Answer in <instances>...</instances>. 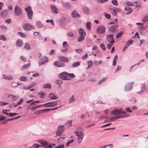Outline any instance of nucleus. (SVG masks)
Listing matches in <instances>:
<instances>
[{
  "instance_id": "obj_1",
  "label": "nucleus",
  "mask_w": 148,
  "mask_h": 148,
  "mask_svg": "<svg viewBox=\"0 0 148 148\" xmlns=\"http://www.w3.org/2000/svg\"><path fill=\"white\" fill-rule=\"evenodd\" d=\"M25 9L27 12V16L29 19H32L33 16V12L31 7L28 6L26 7Z\"/></svg>"
},
{
  "instance_id": "obj_2",
  "label": "nucleus",
  "mask_w": 148,
  "mask_h": 148,
  "mask_svg": "<svg viewBox=\"0 0 148 148\" xmlns=\"http://www.w3.org/2000/svg\"><path fill=\"white\" fill-rule=\"evenodd\" d=\"M38 142L42 145V146H45V148H51L52 147V144H48L47 142L42 140H38Z\"/></svg>"
},
{
  "instance_id": "obj_3",
  "label": "nucleus",
  "mask_w": 148,
  "mask_h": 148,
  "mask_svg": "<svg viewBox=\"0 0 148 148\" xmlns=\"http://www.w3.org/2000/svg\"><path fill=\"white\" fill-rule=\"evenodd\" d=\"M14 13L16 16L21 15L22 13V11L21 8L17 5H16L14 8Z\"/></svg>"
},
{
  "instance_id": "obj_4",
  "label": "nucleus",
  "mask_w": 148,
  "mask_h": 148,
  "mask_svg": "<svg viewBox=\"0 0 148 148\" xmlns=\"http://www.w3.org/2000/svg\"><path fill=\"white\" fill-rule=\"evenodd\" d=\"M59 77L63 80H70L71 79V78L67 77L66 72L65 71L60 73L59 75Z\"/></svg>"
},
{
  "instance_id": "obj_5",
  "label": "nucleus",
  "mask_w": 148,
  "mask_h": 148,
  "mask_svg": "<svg viewBox=\"0 0 148 148\" xmlns=\"http://www.w3.org/2000/svg\"><path fill=\"white\" fill-rule=\"evenodd\" d=\"M105 27L103 26L98 27L97 29V32L99 34H103L105 32Z\"/></svg>"
},
{
  "instance_id": "obj_6",
  "label": "nucleus",
  "mask_w": 148,
  "mask_h": 148,
  "mask_svg": "<svg viewBox=\"0 0 148 148\" xmlns=\"http://www.w3.org/2000/svg\"><path fill=\"white\" fill-rule=\"evenodd\" d=\"M118 27V25H112L110 27L108 31L113 33H116Z\"/></svg>"
},
{
  "instance_id": "obj_7",
  "label": "nucleus",
  "mask_w": 148,
  "mask_h": 148,
  "mask_svg": "<svg viewBox=\"0 0 148 148\" xmlns=\"http://www.w3.org/2000/svg\"><path fill=\"white\" fill-rule=\"evenodd\" d=\"M35 28L34 26H32L29 23H26L24 25L23 27V28L24 30L26 31H29L30 30L32 29H34Z\"/></svg>"
},
{
  "instance_id": "obj_8",
  "label": "nucleus",
  "mask_w": 148,
  "mask_h": 148,
  "mask_svg": "<svg viewBox=\"0 0 148 148\" xmlns=\"http://www.w3.org/2000/svg\"><path fill=\"white\" fill-rule=\"evenodd\" d=\"M48 61V58L46 57H44L39 60L38 63L40 65H42Z\"/></svg>"
},
{
  "instance_id": "obj_9",
  "label": "nucleus",
  "mask_w": 148,
  "mask_h": 148,
  "mask_svg": "<svg viewBox=\"0 0 148 148\" xmlns=\"http://www.w3.org/2000/svg\"><path fill=\"white\" fill-rule=\"evenodd\" d=\"M134 82H129L125 86V91H130L132 88V87L134 84Z\"/></svg>"
},
{
  "instance_id": "obj_10",
  "label": "nucleus",
  "mask_w": 148,
  "mask_h": 148,
  "mask_svg": "<svg viewBox=\"0 0 148 148\" xmlns=\"http://www.w3.org/2000/svg\"><path fill=\"white\" fill-rule=\"evenodd\" d=\"M50 7L51 11L54 14H57L58 12V11L55 6L54 5L51 4L50 5Z\"/></svg>"
},
{
  "instance_id": "obj_11",
  "label": "nucleus",
  "mask_w": 148,
  "mask_h": 148,
  "mask_svg": "<svg viewBox=\"0 0 148 148\" xmlns=\"http://www.w3.org/2000/svg\"><path fill=\"white\" fill-rule=\"evenodd\" d=\"M58 59L61 62H68L69 61V59L65 56H60L58 57Z\"/></svg>"
},
{
  "instance_id": "obj_12",
  "label": "nucleus",
  "mask_w": 148,
  "mask_h": 148,
  "mask_svg": "<svg viewBox=\"0 0 148 148\" xmlns=\"http://www.w3.org/2000/svg\"><path fill=\"white\" fill-rule=\"evenodd\" d=\"M80 133L81 134H79L78 133H77L76 134V135L78 136L77 141L78 143H80L81 142L84 137V134L81 132H80Z\"/></svg>"
},
{
  "instance_id": "obj_13",
  "label": "nucleus",
  "mask_w": 148,
  "mask_h": 148,
  "mask_svg": "<svg viewBox=\"0 0 148 148\" xmlns=\"http://www.w3.org/2000/svg\"><path fill=\"white\" fill-rule=\"evenodd\" d=\"M54 65L58 67H63L65 66V64L63 62H55L53 63Z\"/></svg>"
},
{
  "instance_id": "obj_14",
  "label": "nucleus",
  "mask_w": 148,
  "mask_h": 148,
  "mask_svg": "<svg viewBox=\"0 0 148 148\" xmlns=\"http://www.w3.org/2000/svg\"><path fill=\"white\" fill-rule=\"evenodd\" d=\"M110 10H112V13L114 16L116 15L117 12L120 10V9L119 8H114L112 10V9L110 8Z\"/></svg>"
},
{
  "instance_id": "obj_15",
  "label": "nucleus",
  "mask_w": 148,
  "mask_h": 148,
  "mask_svg": "<svg viewBox=\"0 0 148 148\" xmlns=\"http://www.w3.org/2000/svg\"><path fill=\"white\" fill-rule=\"evenodd\" d=\"M82 10L84 14H88L90 12V10L89 8L86 6H84L82 8Z\"/></svg>"
},
{
  "instance_id": "obj_16",
  "label": "nucleus",
  "mask_w": 148,
  "mask_h": 148,
  "mask_svg": "<svg viewBox=\"0 0 148 148\" xmlns=\"http://www.w3.org/2000/svg\"><path fill=\"white\" fill-rule=\"evenodd\" d=\"M79 34L80 36H85L86 35V33L84 30L82 28H80L78 30Z\"/></svg>"
},
{
  "instance_id": "obj_17",
  "label": "nucleus",
  "mask_w": 148,
  "mask_h": 148,
  "mask_svg": "<svg viewBox=\"0 0 148 148\" xmlns=\"http://www.w3.org/2000/svg\"><path fill=\"white\" fill-rule=\"evenodd\" d=\"M71 15L74 18L80 17V15L76 11L73 10L71 13Z\"/></svg>"
},
{
  "instance_id": "obj_18",
  "label": "nucleus",
  "mask_w": 148,
  "mask_h": 148,
  "mask_svg": "<svg viewBox=\"0 0 148 148\" xmlns=\"http://www.w3.org/2000/svg\"><path fill=\"white\" fill-rule=\"evenodd\" d=\"M120 113L119 111V110L116 108H115L114 110H112L111 112V115H117L119 114Z\"/></svg>"
},
{
  "instance_id": "obj_19",
  "label": "nucleus",
  "mask_w": 148,
  "mask_h": 148,
  "mask_svg": "<svg viewBox=\"0 0 148 148\" xmlns=\"http://www.w3.org/2000/svg\"><path fill=\"white\" fill-rule=\"evenodd\" d=\"M2 78L3 79H5L7 80H12L13 79V77L10 75L7 76L5 74H3V75Z\"/></svg>"
},
{
  "instance_id": "obj_20",
  "label": "nucleus",
  "mask_w": 148,
  "mask_h": 148,
  "mask_svg": "<svg viewBox=\"0 0 148 148\" xmlns=\"http://www.w3.org/2000/svg\"><path fill=\"white\" fill-rule=\"evenodd\" d=\"M8 9L3 10L1 12V15L3 17L5 16L8 14Z\"/></svg>"
},
{
  "instance_id": "obj_21",
  "label": "nucleus",
  "mask_w": 148,
  "mask_h": 148,
  "mask_svg": "<svg viewBox=\"0 0 148 148\" xmlns=\"http://www.w3.org/2000/svg\"><path fill=\"white\" fill-rule=\"evenodd\" d=\"M113 35H108L106 37V38L108 41L110 42L112 41H114V38L113 37Z\"/></svg>"
},
{
  "instance_id": "obj_22",
  "label": "nucleus",
  "mask_w": 148,
  "mask_h": 148,
  "mask_svg": "<svg viewBox=\"0 0 148 148\" xmlns=\"http://www.w3.org/2000/svg\"><path fill=\"white\" fill-rule=\"evenodd\" d=\"M23 45V43L21 40H18L16 42V45L17 46L21 47Z\"/></svg>"
},
{
  "instance_id": "obj_23",
  "label": "nucleus",
  "mask_w": 148,
  "mask_h": 148,
  "mask_svg": "<svg viewBox=\"0 0 148 148\" xmlns=\"http://www.w3.org/2000/svg\"><path fill=\"white\" fill-rule=\"evenodd\" d=\"M49 97L52 99H56L58 98V97L56 95H55L53 93H51L49 95Z\"/></svg>"
},
{
  "instance_id": "obj_24",
  "label": "nucleus",
  "mask_w": 148,
  "mask_h": 148,
  "mask_svg": "<svg viewBox=\"0 0 148 148\" xmlns=\"http://www.w3.org/2000/svg\"><path fill=\"white\" fill-rule=\"evenodd\" d=\"M36 25L37 27L38 28H41L42 27L43 25L42 23L40 21H37L36 23Z\"/></svg>"
},
{
  "instance_id": "obj_25",
  "label": "nucleus",
  "mask_w": 148,
  "mask_h": 148,
  "mask_svg": "<svg viewBox=\"0 0 148 148\" xmlns=\"http://www.w3.org/2000/svg\"><path fill=\"white\" fill-rule=\"evenodd\" d=\"M64 126V125H63L59 126L58 128V131L62 133L64 130L63 128Z\"/></svg>"
},
{
  "instance_id": "obj_26",
  "label": "nucleus",
  "mask_w": 148,
  "mask_h": 148,
  "mask_svg": "<svg viewBox=\"0 0 148 148\" xmlns=\"http://www.w3.org/2000/svg\"><path fill=\"white\" fill-rule=\"evenodd\" d=\"M118 56L116 55L114 56L112 62V65L113 66H115L116 65V62L118 59Z\"/></svg>"
},
{
  "instance_id": "obj_27",
  "label": "nucleus",
  "mask_w": 148,
  "mask_h": 148,
  "mask_svg": "<svg viewBox=\"0 0 148 148\" xmlns=\"http://www.w3.org/2000/svg\"><path fill=\"white\" fill-rule=\"evenodd\" d=\"M114 42L115 41H112L111 42H110L108 44L107 46V49H110Z\"/></svg>"
},
{
  "instance_id": "obj_28",
  "label": "nucleus",
  "mask_w": 148,
  "mask_h": 148,
  "mask_svg": "<svg viewBox=\"0 0 148 148\" xmlns=\"http://www.w3.org/2000/svg\"><path fill=\"white\" fill-rule=\"evenodd\" d=\"M85 38V36H79L77 38V41L79 42H80L83 40Z\"/></svg>"
},
{
  "instance_id": "obj_29",
  "label": "nucleus",
  "mask_w": 148,
  "mask_h": 148,
  "mask_svg": "<svg viewBox=\"0 0 148 148\" xmlns=\"http://www.w3.org/2000/svg\"><path fill=\"white\" fill-rule=\"evenodd\" d=\"M133 40H129L126 43L125 45L128 47L133 42Z\"/></svg>"
},
{
  "instance_id": "obj_30",
  "label": "nucleus",
  "mask_w": 148,
  "mask_h": 148,
  "mask_svg": "<svg viewBox=\"0 0 148 148\" xmlns=\"http://www.w3.org/2000/svg\"><path fill=\"white\" fill-rule=\"evenodd\" d=\"M43 88H48L49 89L51 88V86L50 84H44L43 86Z\"/></svg>"
},
{
  "instance_id": "obj_31",
  "label": "nucleus",
  "mask_w": 148,
  "mask_h": 148,
  "mask_svg": "<svg viewBox=\"0 0 148 148\" xmlns=\"http://www.w3.org/2000/svg\"><path fill=\"white\" fill-rule=\"evenodd\" d=\"M30 63L27 64L23 65L22 67V69H28L30 67Z\"/></svg>"
},
{
  "instance_id": "obj_32",
  "label": "nucleus",
  "mask_w": 148,
  "mask_h": 148,
  "mask_svg": "<svg viewBox=\"0 0 148 148\" xmlns=\"http://www.w3.org/2000/svg\"><path fill=\"white\" fill-rule=\"evenodd\" d=\"M56 83L58 85H61L62 84L63 82L60 79H57L56 81Z\"/></svg>"
},
{
  "instance_id": "obj_33",
  "label": "nucleus",
  "mask_w": 148,
  "mask_h": 148,
  "mask_svg": "<svg viewBox=\"0 0 148 148\" xmlns=\"http://www.w3.org/2000/svg\"><path fill=\"white\" fill-rule=\"evenodd\" d=\"M91 26V23L90 22H87L86 23V27L87 29L89 30L90 29Z\"/></svg>"
},
{
  "instance_id": "obj_34",
  "label": "nucleus",
  "mask_w": 148,
  "mask_h": 148,
  "mask_svg": "<svg viewBox=\"0 0 148 148\" xmlns=\"http://www.w3.org/2000/svg\"><path fill=\"white\" fill-rule=\"evenodd\" d=\"M66 75L67 77H69L71 78V79L75 77V75L73 73H69L67 72Z\"/></svg>"
},
{
  "instance_id": "obj_35",
  "label": "nucleus",
  "mask_w": 148,
  "mask_h": 148,
  "mask_svg": "<svg viewBox=\"0 0 148 148\" xmlns=\"http://www.w3.org/2000/svg\"><path fill=\"white\" fill-rule=\"evenodd\" d=\"M113 145L112 144H108L107 145H104L102 146H100L98 148H106L107 147H112Z\"/></svg>"
},
{
  "instance_id": "obj_36",
  "label": "nucleus",
  "mask_w": 148,
  "mask_h": 148,
  "mask_svg": "<svg viewBox=\"0 0 148 148\" xmlns=\"http://www.w3.org/2000/svg\"><path fill=\"white\" fill-rule=\"evenodd\" d=\"M62 46L64 48H68L69 47V45L66 41H64L62 43Z\"/></svg>"
},
{
  "instance_id": "obj_37",
  "label": "nucleus",
  "mask_w": 148,
  "mask_h": 148,
  "mask_svg": "<svg viewBox=\"0 0 148 148\" xmlns=\"http://www.w3.org/2000/svg\"><path fill=\"white\" fill-rule=\"evenodd\" d=\"M88 67L87 68V69H88L89 68H90L92 67V60H91L90 61H88Z\"/></svg>"
},
{
  "instance_id": "obj_38",
  "label": "nucleus",
  "mask_w": 148,
  "mask_h": 148,
  "mask_svg": "<svg viewBox=\"0 0 148 148\" xmlns=\"http://www.w3.org/2000/svg\"><path fill=\"white\" fill-rule=\"evenodd\" d=\"M24 48L27 50L30 49V47L29 44L27 43H26L25 44Z\"/></svg>"
},
{
  "instance_id": "obj_39",
  "label": "nucleus",
  "mask_w": 148,
  "mask_h": 148,
  "mask_svg": "<svg viewBox=\"0 0 148 148\" xmlns=\"http://www.w3.org/2000/svg\"><path fill=\"white\" fill-rule=\"evenodd\" d=\"M80 63V62H77L74 63L72 65L73 67L74 68H75L77 67L78 66H79Z\"/></svg>"
},
{
  "instance_id": "obj_40",
  "label": "nucleus",
  "mask_w": 148,
  "mask_h": 148,
  "mask_svg": "<svg viewBox=\"0 0 148 148\" xmlns=\"http://www.w3.org/2000/svg\"><path fill=\"white\" fill-rule=\"evenodd\" d=\"M105 16L106 18L108 19H109L111 18V15L110 14L106 13H104L103 14Z\"/></svg>"
},
{
  "instance_id": "obj_41",
  "label": "nucleus",
  "mask_w": 148,
  "mask_h": 148,
  "mask_svg": "<svg viewBox=\"0 0 148 148\" xmlns=\"http://www.w3.org/2000/svg\"><path fill=\"white\" fill-rule=\"evenodd\" d=\"M144 83L143 84H142L141 85V90L140 91V92H137V93H138L140 94H141L143 92V89H144L145 88V86L144 85Z\"/></svg>"
},
{
  "instance_id": "obj_42",
  "label": "nucleus",
  "mask_w": 148,
  "mask_h": 148,
  "mask_svg": "<svg viewBox=\"0 0 148 148\" xmlns=\"http://www.w3.org/2000/svg\"><path fill=\"white\" fill-rule=\"evenodd\" d=\"M19 79L21 81H25L27 80V77L25 76L21 77L19 78Z\"/></svg>"
},
{
  "instance_id": "obj_43",
  "label": "nucleus",
  "mask_w": 148,
  "mask_h": 148,
  "mask_svg": "<svg viewBox=\"0 0 148 148\" xmlns=\"http://www.w3.org/2000/svg\"><path fill=\"white\" fill-rule=\"evenodd\" d=\"M136 24L138 25V27L139 29H143V27L142 23H137Z\"/></svg>"
},
{
  "instance_id": "obj_44",
  "label": "nucleus",
  "mask_w": 148,
  "mask_h": 148,
  "mask_svg": "<svg viewBox=\"0 0 148 148\" xmlns=\"http://www.w3.org/2000/svg\"><path fill=\"white\" fill-rule=\"evenodd\" d=\"M51 103L50 102H48L43 104V106L46 107H51Z\"/></svg>"
},
{
  "instance_id": "obj_45",
  "label": "nucleus",
  "mask_w": 148,
  "mask_h": 148,
  "mask_svg": "<svg viewBox=\"0 0 148 148\" xmlns=\"http://www.w3.org/2000/svg\"><path fill=\"white\" fill-rule=\"evenodd\" d=\"M72 123V121L71 120H70L68 121L67 122L65 123V125H68V127L71 125Z\"/></svg>"
},
{
  "instance_id": "obj_46",
  "label": "nucleus",
  "mask_w": 148,
  "mask_h": 148,
  "mask_svg": "<svg viewBox=\"0 0 148 148\" xmlns=\"http://www.w3.org/2000/svg\"><path fill=\"white\" fill-rule=\"evenodd\" d=\"M123 34V32H120L116 35V37L117 38H119Z\"/></svg>"
},
{
  "instance_id": "obj_47",
  "label": "nucleus",
  "mask_w": 148,
  "mask_h": 148,
  "mask_svg": "<svg viewBox=\"0 0 148 148\" xmlns=\"http://www.w3.org/2000/svg\"><path fill=\"white\" fill-rule=\"evenodd\" d=\"M148 21V16H145L142 20V22H146Z\"/></svg>"
},
{
  "instance_id": "obj_48",
  "label": "nucleus",
  "mask_w": 148,
  "mask_h": 148,
  "mask_svg": "<svg viewBox=\"0 0 148 148\" xmlns=\"http://www.w3.org/2000/svg\"><path fill=\"white\" fill-rule=\"evenodd\" d=\"M0 28L4 30H6L8 29L7 27L4 25H1L0 26Z\"/></svg>"
},
{
  "instance_id": "obj_49",
  "label": "nucleus",
  "mask_w": 148,
  "mask_h": 148,
  "mask_svg": "<svg viewBox=\"0 0 148 148\" xmlns=\"http://www.w3.org/2000/svg\"><path fill=\"white\" fill-rule=\"evenodd\" d=\"M18 34L20 35L21 37H22L25 38L26 36V34L22 32H18Z\"/></svg>"
},
{
  "instance_id": "obj_50",
  "label": "nucleus",
  "mask_w": 148,
  "mask_h": 148,
  "mask_svg": "<svg viewBox=\"0 0 148 148\" xmlns=\"http://www.w3.org/2000/svg\"><path fill=\"white\" fill-rule=\"evenodd\" d=\"M51 107H54L56 106L57 105V101H54L53 102H51Z\"/></svg>"
},
{
  "instance_id": "obj_51",
  "label": "nucleus",
  "mask_w": 148,
  "mask_h": 148,
  "mask_svg": "<svg viewBox=\"0 0 148 148\" xmlns=\"http://www.w3.org/2000/svg\"><path fill=\"white\" fill-rule=\"evenodd\" d=\"M67 36L69 37H71L74 36V34L72 32H71L68 33Z\"/></svg>"
},
{
  "instance_id": "obj_52",
  "label": "nucleus",
  "mask_w": 148,
  "mask_h": 148,
  "mask_svg": "<svg viewBox=\"0 0 148 148\" xmlns=\"http://www.w3.org/2000/svg\"><path fill=\"white\" fill-rule=\"evenodd\" d=\"M112 3L115 6H117L118 4V1L116 0H113L111 1Z\"/></svg>"
},
{
  "instance_id": "obj_53",
  "label": "nucleus",
  "mask_w": 148,
  "mask_h": 148,
  "mask_svg": "<svg viewBox=\"0 0 148 148\" xmlns=\"http://www.w3.org/2000/svg\"><path fill=\"white\" fill-rule=\"evenodd\" d=\"M118 119V118L117 116H114V117H112L110 119V121H114L115 120H117Z\"/></svg>"
},
{
  "instance_id": "obj_54",
  "label": "nucleus",
  "mask_w": 148,
  "mask_h": 148,
  "mask_svg": "<svg viewBox=\"0 0 148 148\" xmlns=\"http://www.w3.org/2000/svg\"><path fill=\"white\" fill-rule=\"evenodd\" d=\"M74 100L75 99H74V96L72 95L69 99V103H71V102L74 101Z\"/></svg>"
},
{
  "instance_id": "obj_55",
  "label": "nucleus",
  "mask_w": 148,
  "mask_h": 148,
  "mask_svg": "<svg viewBox=\"0 0 148 148\" xmlns=\"http://www.w3.org/2000/svg\"><path fill=\"white\" fill-rule=\"evenodd\" d=\"M108 0H97V2L99 3H102L108 1Z\"/></svg>"
},
{
  "instance_id": "obj_56",
  "label": "nucleus",
  "mask_w": 148,
  "mask_h": 148,
  "mask_svg": "<svg viewBox=\"0 0 148 148\" xmlns=\"http://www.w3.org/2000/svg\"><path fill=\"white\" fill-rule=\"evenodd\" d=\"M38 95H40V97L41 98H44L45 97V92H43L42 93H41V92H38Z\"/></svg>"
},
{
  "instance_id": "obj_57",
  "label": "nucleus",
  "mask_w": 148,
  "mask_h": 148,
  "mask_svg": "<svg viewBox=\"0 0 148 148\" xmlns=\"http://www.w3.org/2000/svg\"><path fill=\"white\" fill-rule=\"evenodd\" d=\"M0 40L5 41L7 39L4 35H1L0 36Z\"/></svg>"
},
{
  "instance_id": "obj_58",
  "label": "nucleus",
  "mask_w": 148,
  "mask_h": 148,
  "mask_svg": "<svg viewBox=\"0 0 148 148\" xmlns=\"http://www.w3.org/2000/svg\"><path fill=\"white\" fill-rule=\"evenodd\" d=\"M8 104L9 103H6L4 102H2L1 101H0V105L2 106H5Z\"/></svg>"
},
{
  "instance_id": "obj_59",
  "label": "nucleus",
  "mask_w": 148,
  "mask_h": 148,
  "mask_svg": "<svg viewBox=\"0 0 148 148\" xmlns=\"http://www.w3.org/2000/svg\"><path fill=\"white\" fill-rule=\"evenodd\" d=\"M101 48L104 51H105L106 50V48L104 46V44L102 43L100 45Z\"/></svg>"
},
{
  "instance_id": "obj_60",
  "label": "nucleus",
  "mask_w": 148,
  "mask_h": 148,
  "mask_svg": "<svg viewBox=\"0 0 148 148\" xmlns=\"http://www.w3.org/2000/svg\"><path fill=\"white\" fill-rule=\"evenodd\" d=\"M46 22L47 23H48L49 22L51 24L53 25H54V24L53 22V20H47L46 21Z\"/></svg>"
},
{
  "instance_id": "obj_61",
  "label": "nucleus",
  "mask_w": 148,
  "mask_h": 148,
  "mask_svg": "<svg viewBox=\"0 0 148 148\" xmlns=\"http://www.w3.org/2000/svg\"><path fill=\"white\" fill-rule=\"evenodd\" d=\"M106 79V78H103L101 79L99 82L98 84H100L101 83H102L103 82L105 81Z\"/></svg>"
},
{
  "instance_id": "obj_62",
  "label": "nucleus",
  "mask_w": 148,
  "mask_h": 148,
  "mask_svg": "<svg viewBox=\"0 0 148 148\" xmlns=\"http://www.w3.org/2000/svg\"><path fill=\"white\" fill-rule=\"evenodd\" d=\"M63 5L64 6L69 7L70 6V4L69 2H66L63 3Z\"/></svg>"
},
{
  "instance_id": "obj_63",
  "label": "nucleus",
  "mask_w": 148,
  "mask_h": 148,
  "mask_svg": "<svg viewBox=\"0 0 148 148\" xmlns=\"http://www.w3.org/2000/svg\"><path fill=\"white\" fill-rule=\"evenodd\" d=\"M41 113H42L41 111V110H38L35 112H34V114L35 115H37V114H40Z\"/></svg>"
},
{
  "instance_id": "obj_64",
  "label": "nucleus",
  "mask_w": 148,
  "mask_h": 148,
  "mask_svg": "<svg viewBox=\"0 0 148 148\" xmlns=\"http://www.w3.org/2000/svg\"><path fill=\"white\" fill-rule=\"evenodd\" d=\"M64 147V144H61L58 146H56L54 148H63Z\"/></svg>"
}]
</instances>
